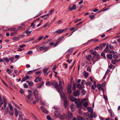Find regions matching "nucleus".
<instances>
[{
    "mask_svg": "<svg viewBox=\"0 0 120 120\" xmlns=\"http://www.w3.org/2000/svg\"><path fill=\"white\" fill-rule=\"evenodd\" d=\"M53 108L55 109L54 111V114L56 117L60 119H64L66 117V115L64 114L63 115H61L60 113V109L55 106H54Z\"/></svg>",
    "mask_w": 120,
    "mask_h": 120,
    "instance_id": "1",
    "label": "nucleus"
},
{
    "mask_svg": "<svg viewBox=\"0 0 120 120\" xmlns=\"http://www.w3.org/2000/svg\"><path fill=\"white\" fill-rule=\"evenodd\" d=\"M69 99L72 101H75V103L77 108H79L80 109L82 108V105L80 103V100L79 99H76L73 96L71 95L69 96Z\"/></svg>",
    "mask_w": 120,
    "mask_h": 120,
    "instance_id": "2",
    "label": "nucleus"
},
{
    "mask_svg": "<svg viewBox=\"0 0 120 120\" xmlns=\"http://www.w3.org/2000/svg\"><path fill=\"white\" fill-rule=\"evenodd\" d=\"M34 96L37 102L39 101V99L38 98V95H39L38 91L37 90H34Z\"/></svg>",
    "mask_w": 120,
    "mask_h": 120,
    "instance_id": "3",
    "label": "nucleus"
},
{
    "mask_svg": "<svg viewBox=\"0 0 120 120\" xmlns=\"http://www.w3.org/2000/svg\"><path fill=\"white\" fill-rule=\"evenodd\" d=\"M51 85H52L55 86L57 91L58 92L60 91V89L58 86V85L56 81H53L51 82Z\"/></svg>",
    "mask_w": 120,
    "mask_h": 120,
    "instance_id": "4",
    "label": "nucleus"
},
{
    "mask_svg": "<svg viewBox=\"0 0 120 120\" xmlns=\"http://www.w3.org/2000/svg\"><path fill=\"white\" fill-rule=\"evenodd\" d=\"M49 49V47H46L45 46H42L41 47L39 48V50H44V52L47 51Z\"/></svg>",
    "mask_w": 120,
    "mask_h": 120,
    "instance_id": "5",
    "label": "nucleus"
},
{
    "mask_svg": "<svg viewBox=\"0 0 120 120\" xmlns=\"http://www.w3.org/2000/svg\"><path fill=\"white\" fill-rule=\"evenodd\" d=\"M60 91L58 92L60 94V97L62 98H64L65 97V94L63 92V90H60Z\"/></svg>",
    "mask_w": 120,
    "mask_h": 120,
    "instance_id": "6",
    "label": "nucleus"
},
{
    "mask_svg": "<svg viewBox=\"0 0 120 120\" xmlns=\"http://www.w3.org/2000/svg\"><path fill=\"white\" fill-rule=\"evenodd\" d=\"M28 94L27 98L29 100L33 95V92L32 91L30 90L28 91Z\"/></svg>",
    "mask_w": 120,
    "mask_h": 120,
    "instance_id": "7",
    "label": "nucleus"
},
{
    "mask_svg": "<svg viewBox=\"0 0 120 120\" xmlns=\"http://www.w3.org/2000/svg\"><path fill=\"white\" fill-rule=\"evenodd\" d=\"M68 120H71L73 117V115L72 113L68 111Z\"/></svg>",
    "mask_w": 120,
    "mask_h": 120,
    "instance_id": "8",
    "label": "nucleus"
},
{
    "mask_svg": "<svg viewBox=\"0 0 120 120\" xmlns=\"http://www.w3.org/2000/svg\"><path fill=\"white\" fill-rule=\"evenodd\" d=\"M67 91L68 94H71V85H68Z\"/></svg>",
    "mask_w": 120,
    "mask_h": 120,
    "instance_id": "9",
    "label": "nucleus"
},
{
    "mask_svg": "<svg viewBox=\"0 0 120 120\" xmlns=\"http://www.w3.org/2000/svg\"><path fill=\"white\" fill-rule=\"evenodd\" d=\"M41 110L44 112L46 114H48V111L43 106H41Z\"/></svg>",
    "mask_w": 120,
    "mask_h": 120,
    "instance_id": "10",
    "label": "nucleus"
},
{
    "mask_svg": "<svg viewBox=\"0 0 120 120\" xmlns=\"http://www.w3.org/2000/svg\"><path fill=\"white\" fill-rule=\"evenodd\" d=\"M79 91V90H78L77 91H75L73 93V94L74 96L76 97L77 96H79L80 94Z\"/></svg>",
    "mask_w": 120,
    "mask_h": 120,
    "instance_id": "11",
    "label": "nucleus"
},
{
    "mask_svg": "<svg viewBox=\"0 0 120 120\" xmlns=\"http://www.w3.org/2000/svg\"><path fill=\"white\" fill-rule=\"evenodd\" d=\"M66 30V29L62 30L59 29L56 31V33H58L60 34L62 33L64 31Z\"/></svg>",
    "mask_w": 120,
    "mask_h": 120,
    "instance_id": "12",
    "label": "nucleus"
},
{
    "mask_svg": "<svg viewBox=\"0 0 120 120\" xmlns=\"http://www.w3.org/2000/svg\"><path fill=\"white\" fill-rule=\"evenodd\" d=\"M19 117L18 120H22V117L24 116V115L21 112H19Z\"/></svg>",
    "mask_w": 120,
    "mask_h": 120,
    "instance_id": "13",
    "label": "nucleus"
},
{
    "mask_svg": "<svg viewBox=\"0 0 120 120\" xmlns=\"http://www.w3.org/2000/svg\"><path fill=\"white\" fill-rule=\"evenodd\" d=\"M76 5L75 4L73 5L71 8L70 6H69L68 9L69 10L72 11L74 10H75L76 9Z\"/></svg>",
    "mask_w": 120,
    "mask_h": 120,
    "instance_id": "14",
    "label": "nucleus"
},
{
    "mask_svg": "<svg viewBox=\"0 0 120 120\" xmlns=\"http://www.w3.org/2000/svg\"><path fill=\"white\" fill-rule=\"evenodd\" d=\"M100 55L99 54H97L94 55V57L97 60H96V61H95V62H96L97 61H98V60L100 59Z\"/></svg>",
    "mask_w": 120,
    "mask_h": 120,
    "instance_id": "15",
    "label": "nucleus"
},
{
    "mask_svg": "<svg viewBox=\"0 0 120 120\" xmlns=\"http://www.w3.org/2000/svg\"><path fill=\"white\" fill-rule=\"evenodd\" d=\"M70 108L72 112H73L75 110V106L73 104H71L70 106Z\"/></svg>",
    "mask_w": 120,
    "mask_h": 120,
    "instance_id": "16",
    "label": "nucleus"
},
{
    "mask_svg": "<svg viewBox=\"0 0 120 120\" xmlns=\"http://www.w3.org/2000/svg\"><path fill=\"white\" fill-rule=\"evenodd\" d=\"M59 88L60 90H63V86L62 85V82L61 81H59Z\"/></svg>",
    "mask_w": 120,
    "mask_h": 120,
    "instance_id": "17",
    "label": "nucleus"
},
{
    "mask_svg": "<svg viewBox=\"0 0 120 120\" xmlns=\"http://www.w3.org/2000/svg\"><path fill=\"white\" fill-rule=\"evenodd\" d=\"M30 77L28 75L26 76L25 77L23 78L22 82H23L25 81L26 80L28 79Z\"/></svg>",
    "mask_w": 120,
    "mask_h": 120,
    "instance_id": "18",
    "label": "nucleus"
},
{
    "mask_svg": "<svg viewBox=\"0 0 120 120\" xmlns=\"http://www.w3.org/2000/svg\"><path fill=\"white\" fill-rule=\"evenodd\" d=\"M108 49L109 45L108 44L106 45V47L103 51L105 53L107 52L108 51Z\"/></svg>",
    "mask_w": 120,
    "mask_h": 120,
    "instance_id": "19",
    "label": "nucleus"
},
{
    "mask_svg": "<svg viewBox=\"0 0 120 120\" xmlns=\"http://www.w3.org/2000/svg\"><path fill=\"white\" fill-rule=\"evenodd\" d=\"M7 103L5 101H4V107L3 106L2 107L1 109V110H4V109L6 108L7 106Z\"/></svg>",
    "mask_w": 120,
    "mask_h": 120,
    "instance_id": "20",
    "label": "nucleus"
},
{
    "mask_svg": "<svg viewBox=\"0 0 120 120\" xmlns=\"http://www.w3.org/2000/svg\"><path fill=\"white\" fill-rule=\"evenodd\" d=\"M107 57L109 60L112 59V54H107L106 56Z\"/></svg>",
    "mask_w": 120,
    "mask_h": 120,
    "instance_id": "21",
    "label": "nucleus"
},
{
    "mask_svg": "<svg viewBox=\"0 0 120 120\" xmlns=\"http://www.w3.org/2000/svg\"><path fill=\"white\" fill-rule=\"evenodd\" d=\"M92 57V56L90 54H89L86 56V59L88 61L90 60V58Z\"/></svg>",
    "mask_w": 120,
    "mask_h": 120,
    "instance_id": "22",
    "label": "nucleus"
},
{
    "mask_svg": "<svg viewBox=\"0 0 120 120\" xmlns=\"http://www.w3.org/2000/svg\"><path fill=\"white\" fill-rule=\"evenodd\" d=\"M83 75L85 77H87L88 75V73L86 71H84L83 72Z\"/></svg>",
    "mask_w": 120,
    "mask_h": 120,
    "instance_id": "23",
    "label": "nucleus"
},
{
    "mask_svg": "<svg viewBox=\"0 0 120 120\" xmlns=\"http://www.w3.org/2000/svg\"><path fill=\"white\" fill-rule=\"evenodd\" d=\"M7 71L9 75H10L12 73L13 71L12 70H10V69L8 68L7 69Z\"/></svg>",
    "mask_w": 120,
    "mask_h": 120,
    "instance_id": "24",
    "label": "nucleus"
},
{
    "mask_svg": "<svg viewBox=\"0 0 120 120\" xmlns=\"http://www.w3.org/2000/svg\"><path fill=\"white\" fill-rule=\"evenodd\" d=\"M49 15V14H47V15H44L42 16H41V17H44V20H46L48 18Z\"/></svg>",
    "mask_w": 120,
    "mask_h": 120,
    "instance_id": "25",
    "label": "nucleus"
},
{
    "mask_svg": "<svg viewBox=\"0 0 120 120\" xmlns=\"http://www.w3.org/2000/svg\"><path fill=\"white\" fill-rule=\"evenodd\" d=\"M87 109L88 111L90 112H93V108L91 107H87Z\"/></svg>",
    "mask_w": 120,
    "mask_h": 120,
    "instance_id": "26",
    "label": "nucleus"
},
{
    "mask_svg": "<svg viewBox=\"0 0 120 120\" xmlns=\"http://www.w3.org/2000/svg\"><path fill=\"white\" fill-rule=\"evenodd\" d=\"M106 45V44L104 43L101 44L100 45H99V49L101 50L102 48L104 46H105Z\"/></svg>",
    "mask_w": 120,
    "mask_h": 120,
    "instance_id": "27",
    "label": "nucleus"
},
{
    "mask_svg": "<svg viewBox=\"0 0 120 120\" xmlns=\"http://www.w3.org/2000/svg\"><path fill=\"white\" fill-rule=\"evenodd\" d=\"M9 30L11 31H13L14 32H17V30L15 28H11L9 29Z\"/></svg>",
    "mask_w": 120,
    "mask_h": 120,
    "instance_id": "28",
    "label": "nucleus"
},
{
    "mask_svg": "<svg viewBox=\"0 0 120 120\" xmlns=\"http://www.w3.org/2000/svg\"><path fill=\"white\" fill-rule=\"evenodd\" d=\"M14 109L15 111V115L16 117H17L18 116V114H19V112H20V111H18L17 109L16 108H14Z\"/></svg>",
    "mask_w": 120,
    "mask_h": 120,
    "instance_id": "29",
    "label": "nucleus"
},
{
    "mask_svg": "<svg viewBox=\"0 0 120 120\" xmlns=\"http://www.w3.org/2000/svg\"><path fill=\"white\" fill-rule=\"evenodd\" d=\"M88 105V104L87 102H85L83 104V106L86 108H87V106Z\"/></svg>",
    "mask_w": 120,
    "mask_h": 120,
    "instance_id": "30",
    "label": "nucleus"
},
{
    "mask_svg": "<svg viewBox=\"0 0 120 120\" xmlns=\"http://www.w3.org/2000/svg\"><path fill=\"white\" fill-rule=\"evenodd\" d=\"M45 85L46 86H49L51 85V82H50L49 81H48L45 84Z\"/></svg>",
    "mask_w": 120,
    "mask_h": 120,
    "instance_id": "31",
    "label": "nucleus"
},
{
    "mask_svg": "<svg viewBox=\"0 0 120 120\" xmlns=\"http://www.w3.org/2000/svg\"><path fill=\"white\" fill-rule=\"evenodd\" d=\"M91 54L94 55L97 54V52L95 50H92L90 52Z\"/></svg>",
    "mask_w": 120,
    "mask_h": 120,
    "instance_id": "32",
    "label": "nucleus"
},
{
    "mask_svg": "<svg viewBox=\"0 0 120 120\" xmlns=\"http://www.w3.org/2000/svg\"><path fill=\"white\" fill-rule=\"evenodd\" d=\"M9 109V108L8 107L5 109L4 111V115H6L8 113V112Z\"/></svg>",
    "mask_w": 120,
    "mask_h": 120,
    "instance_id": "33",
    "label": "nucleus"
},
{
    "mask_svg": "<svg viewBox=\"0 0 120 120\" xmlns=\"http://www.w3.org/2000/svg\"><path fill=\"white\" fill-rule=\"evenodd\" d=\"M77 119V120H85L83 117L80 116H78Z\"/></svg>",
    "mask_w": 120,
    "mask_h": 120,
    "instance_id": "34",
    "label": "nucleus"
},
{
    "mask_svg": "<svg viewBox=\"0 0 120 120\" xmlns=\"http://www.w3.org/2000/svg\"><path fill=\"white\" fill-rule=\"evenodd\" d=\"M10 115L11 116H13V110H10L9 112Z\"/></svg>",
    "mask_w": 120,
    "mask_h": 120,
    "instance_id": "35",
    "label": "nucleus"
},
{
    "mask_svg": "<svg viewBox=\"0 0 120 120\" xmlns=\"http://www.w3.org/2000/svg\"><path fill=\"white\" fill-rule=\"evenodd\" d=\"M17 33V32H14L11 33L10 35L11 36H13L14 34H15Z\"/></svg>",
    "mask_w": 120,
    "mask_h": 120,
    "instance_id": "36",
    "label": "nucleus"
},
{
    "mask_svg": "<svg viewBox=\"0 0 120 120\" xmlns=\"http://www.w3.org/2000/svg\"><path fill=\"white\" fill-rule=\"evenodd\" d=\"M48 69L49 68H45L43 69V71L44 73H45L48 70Z\"/></svg>",
    "mask_w": 120,
    "mask_h": 120,
    "instance_id": "37",
    "label": "nucleus"
},
{
    "mask_svg": "<svg viewBox=\"0 0 120 120\" xmlns=\"http://www.w3.org/2000/svg\"><path fill=\"white\" fill-rule=\"evenodd\" d=\"M86 92V91L83 89L82 90L81 93L83 95H84L85 94Z\"/></svg>",
    "mask_w": 120,
    "mask_h": 120,
    "instance_id": "38",
    "label": "nucleus"
},
{
    "mask_svg": "<svg viewBox=\"0 0 120 120\" xmlns=\"http://www.w3.org/2000/svg\"><path fill=\"white\" fill-rule=\"evenodd\" d=\"M63 37H62L59 38L58 39V41H57V42H59L60 41L62 40H63Z\"/></svg>",
    "mask_w": 120,
    "mask_h": 120,
    "instance_id": "39",
    "label": "nucleus"
},
{
    "mask_svg": "<svg viewBox=\"0 0 120 120\" xmlns=\"http://www.w3.org/2000/svg\"><path fill=\"white\" fill-rule=\"evenodd\" d=\"M46 118L48 120H53L52 119H51V117L49 115H47L46 116Z\"/></svg>",
    "mask_w": 120,
    "mask_h": 120,
    "instance_id": "40",
    "label": "nucleus"
},
{
    "mask_svg": "<svg viewBox=\"0 0 120 120\" xmlns=\"http://www.w3.org/2000/svg\"><path fill=\"white\" fill-rule=\"evenodd\" d=\"M67 103L66 100H65L64 101V107L65 108H66L67 106Z\"/></svg>",
    "mask_w": 120,
    "mask_h": 120,
    "instance_id": "41",
    "label": "nucleus"
},
{
    "mask_svg": "<svg viewBox=\"0 0 120 120\" xmlns=\"http://www.w3.org/2000/svg\"><path fill=\"white\" fill-rule=\"evenodd\" d=\"M71 50V52L72 51V50L71 49H69V50H68V51H69V50ZM71 52H69L66 55V56L67 57H68L69 56H70L71 55Z\"/></svg>",
    "mask_w": 120,
    "mask_h": 120,
    "instance_id": "42",
    "label": "nucleus"
},
{
    "mask_svg": "<svg viewBox=\"0 0 120 120\" xmlns=\"http://www.w3.org/2000/svg\"><path fill=\"white\" fill-rule=\"evenodd\" d=\"M116 60H112L111 61L113 65L115 64L116 63Z\"/></svg>",
    "mask_w": 120,
    "mask_h": 120,
    "instance_id": "43",
    "label": "nucleus"
},
{
    "mask_svg": "<svg viewBox=\"0 0 120 120\" xmlns=\"http://www.w3.org/2000/svg\"><path fill=\"white\" fill-rule=\"evenodd\" d=\"M93 112H90V118H92L93 117Z\"/></svg>",
    "mask_w": 120,
    "mask_h": 120,
    "instance_id": "44",
    "label": "nucleus"
},
{
    "mask_svg": "<svg viewBox=\"0 0 120 120\" xmlns=\"http://www.w3.org/2000/svg\"><path fill=\"white\" fill-rule=\"evenodd\" d=\"M113 58L115 59H117L118 58V56L114 54L113 55Z\"/></svg>",
    "mask_w": 120,
    "mask_h": 120,
    "instance_id": "45",
    "label": "nucleus"
},
{
    "mask_svg": "<svg viewBox=\"0 0 120 120\" xmlns=\"http://www.w3.org/2000/svg\"><path fill=\"white\" fill-rule=\"evenodd\" d=\"M76 85V84L75 83H74L73 84V90L74 91L75 90Z\"/></svg>",
    "mask_w": 120,
    "mask_h": 120,
    "instance_id": "46",
    "label": "nucleus"
},
{
    "mask_svg": "<svg viewBox=\"0 0 120 120\" xmlns=\"http://www.w3.org/2000/svg\"><path fill=\"white\" fill-rule=\"evenodd\" d=\"M86 83V81L84 80H83L81 82V84L82 85H83Z\"/></svg>",
    "mask_w": 120,
    "mask_h": 120,
    "instance_id": "47",
    "label": "nucleus"
},
{
    "mask_svg": "<svg viewBox=\"0 0 120 120\" xmlns=\"http://www.w3.org/2000/svg\"><path fill=\"white\" fill-rule=\"evenodd\" d=\"M33 72V70L27 72V74H28L30 75L32 74Z\"/></svg>",
    "mask_w": 120,
    "mask_h": 120,
    "instance_id": "48",
    "label": "nucleus"
},
{
    "mask_svg": "<svg viewBox=\"0 0 120 120\" xmlns=\"http://www.w3.org/2000/svg\"><path fill=\"white\" fill-rule=\"evenodd\" d=\"M103 96L104 98L105 99V100L106 101H107L108 100L106 96L104 94H103Z\"/></svg>",
    "mask_w": 120,
    "mask_h": 120,
    "instance_id": "49",
    "label": "nucleus"
},
{
    "mask_svg": "<svg viewBox=\"0 0 120 120\" xmlns=\"http://www.w3.org/2000/svg\"><path fill=\"white\" fill-rule=\"evenodd\" d=\"M19 38V37H14L12 38V39L13 40H17Z\"/></svg>",
    "mask_w": 120,
    "mask_h": 120,
    "instance_id": "50",
    "label": "nucleus"
},
{
    "mask_svg": "<svg viewBox=\"0 0 120 120\" xmlns=\"http://www.w3.org/2000/svg\"><path fill=\"white\" fill-rule=\"evenodd\" d=\"M97 87H98V89H101V87H102L101 85L98 84H97Z\"/></svg>",
    "mask_w": 120,
    "mask_h": 120,
    "instance_id": "51",
    "label": "nucleus"
},
{
    "mask_svg": "<svg viewBox=\"0 0 120 120\" xmlns=\"http://www.w3.org/2000/svg\"><path fill=\"white\" fill-rule=\"evenodd\" d=\"M43 38V37L42 36H41L40 37H39L38 39V42H39V41L41 40Z\"/></svg>",
    "mask_w": 120,
    "mask_h": 120,
    "instance_id": "52",
    "label": "nucleus"
},
{
    "mask_svg": "<svg viewBox=\"0 0 120 120\" xmlns=\"http://www.w3.org/2000/svg\"><path fill=\"white\" fill-rule=\"evenodd\" d=\"M9 107L10 110H13V108L12 106L11 105H9Z\"/></svg>",
    "mask_w": 120,
    "mask_h": 120,
    "instance_id": "53",
    "label": "nucleus"
},
{
    "mask_svg": "<svg viewBox=\"0 0 120 120\" xmlns=\"http://www.w3.org/2000/svg\"><path fill=\"white\" fill-rule=\"evenodd\" d=\"M43 85L41 84L40 83L38 85L37 87L38 88H40Z\"/></svg>",
    "mask_w": 120,
    "mask_h": 120,
    "instance_id": "54",
    "label": "nucleus"
},
{
    "mask_svg": "<svg viewBox=\"0 0 120 120\" xmlns=\"http://www.w3.org/2000/svg\"><path fill=\"white\" fill-rule=\"evenodd\" d=\"M54 11V9H53L52 10H51L49 12V13L50 14H52V13L53 12V11Z\"/></svg>",
    "mask_w": 120,
    "mask_h": 120,
    "instance_id": "55",
    "label": "nucleus"
},
{
    "mask_svg": "<svg viewBox=\"0 0 120 120\" xmlns=\"http://www.w3.org/2000/svg\"><path fill=\"white\" fill-rule=\"evenodd\" d=\"M105 53H103V52H102L101 53V56H103V57L104 58H106V57H105Z\"/></svg>",
    "mask_w": 120,
    "mask_h": 120,
    "instance_id": "56",
    "label": "nucleus"
},
{
    "mask_svg": "<svg viewBox=\"0 0 120 120\" xmlns=\"http://www.w3.org/2000/svg\"><path fill=\"white\" fill-rule=\"evenodd\" d=\"M25 36V35L24 34H22L21 35H19V38H22L23 37Z\"/></svg>",
    "mask_w": 120,
    "mask_h": 120,
    "instance_id": "57",
    "label": "nucleus"
},
{
    "mask_svg": "<svg viewBox=\"0 0 120 120\" xmlns=\"http://www.w3.org/2000/svg\"><path fill=\"white\" fill-rule=\"evenodd\" d=\"M14 58L13 57H11L9 59V60L10 61H12V62L13 61V60H14Z\"/></svg>",
    "mask_w": 120,
    "mask_h": 120,
    "instance_id": "58",
    "label": "nucleus"
},
{
    "mask_svg": "<svg viewBox=\"0 0 120 120\" xmlns=\"http://www.w3.org/2000/svg\"><path fill=\"white\" fill-rule=\"evenodd\" d=\"M110 70L109 69H108L107 70L106 72H105V74L106 75H107L109 72Z\"/></svg>",
    "mask_w": 120,
    "mask_h": 120,
    "instance_id": "59",
    "label": "nucleus"
},
{
    "mask_svg": "<svg viewBox=\"0 0 120 120\" xmlns=\"http://www.w3.org/2000/svg\"><path fill=\"white\" fill-rule=\"evenodd\" d=\"M26 45H25L23 44L22 45H20L19 46L21 48H23V47L26 46Z\"/></svg>",
    "mask_w": 120,
    "mask_h": 120,
    "instance_id": "60",
    "label": "nucleus"
},
{
    "mask_svg": "<svg viewBox=\"0 0 120 120\" xmlns=\"http://www.w3.org/2000/svg\"><path fill=\"white\" fill-rule=\"evenodd\" d=\"M111 116L112 117H113L114 116V114L113 112L111 114H110Z\"/></svg>",
    "mask_w": 120,
    "mask_h": 120,
    "instance_id": "61",
    "label": "nucleus"
},
{
    "mask_svg": "<svg viewBox=\"0 0 120 120\" xmlns=\"http://www.w3.org/2000/svg\"><path fill=\"white\" fill-rule=\"evenodd\" d=\"M0 79L1 80L2 82L4 83V84L6 86H7V84L4 82V81L1 79L0 78Z\"/></svg>",
    "mask_w": 120,
    "mask_h": 120,
    "instance_id": "62",
    "label": "nucleus"
},
{
    "mask_svg": "<svg viewBox=\"0 0 120 120\" xmlns=\"http://www.w3.org/2000/svg\"><path fill=\"white\" fill-rule=\"evenodd\" d=\"M90 17L91 19H93L94 18V15H91L90 16Z\"/></svg>",
    "mask_w": 120,
    "mask_h": 120,
    "instance_id": "63",
    "label": "nucleus"
},
{
    "mask_svg": "<svg viewBox=\"0 0 120 120\" xmlns=\"http://www.w3.org/2000/svg\"><path fill=\"white\" fill-rule=\"evenodd\" d=\"M109 47L110 48L112 49H113V47L111 45H109Z\"/></svg>",
    "mask_w": 120,
    "mask_h": 120,
    "instance_id": "64",
    "label": "nucleus"
}]
</instances>
